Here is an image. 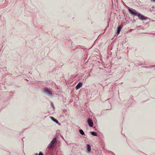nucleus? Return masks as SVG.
<instances>
[{"mask_svg":"<svg viewBox=\"0 0 155 155\" xmlns=\"http://www.w3.org/2000/svg\"><path fill=\"white\" fill-rule=\"evenodd\" d=\"M51 106H52V107L54 108V104H53V103L52 102H51Z\"/></svg>","mask_w":155,"mask_h":155,"instance_id":"ddd939ff","label":"nucleus"},{"mask_svg":"<svg viewBox=\"0 0 155 155\" xmlns=\"http://www.w3.org/2000/svg\"><path fill=\"white\" fill-rule=\"evenodd\" d=\"M38 155H43V153L42 152L40 151L39 152V153L38 154Z\"/></svg>","mask_w":155,"mask_h":155,"instance_id":"f8f14e48","label":"nucleus"},{"mask_svg":"<svg viewBox=\"0 0 155 155\" xmlns=\"http://www.w3.org/2000/svg\"><path fill=\"white\" fill-rule=\"evenodd\" d=\"M82 84L81 82H79L75 87V89L76 90L79 89L82 86Z\"/></svg>","mask_w":155,"mask_h":155,"instance_id":"423d86ee","label":"nucleus"},{"mask_svg":"<svg viewBox=\"0 0 155 155\" xmlns=\"http://www.w3.org/2000/svg\"><path fill=\"white\" fill-rule=\"evenodd\" d=\"M79 132L82 135H84V133L83 131V130L82 129H80L79 130Z\"/></svg>","mask_w":155,"mask_h":155,"instance_id":"9b49d317","label":"nucleus"},{"mask_svg":"<svg viewBox=\"0 0 155 155\" xmlns=\"http://www.w3.org/2000/svg\"><path fill=\"white\" fill-rule=\"evenodd\" d=\"M91 135H92L93 136H97V133L94 131H92L91 132Z\"/></svg>","mask_w":155,"mask_h":155,"instance_id":"9d476101","label":"nucleus"},{"mask_svg":"<svg viewBox=\"0 0 155 155\" xmlns=\"http://www.w3.org/2000/svg\"><path fill=\"white\" fill-rule=\"evenodd\" d=\"M128 11L130 14L133 15L137 16L138 13L136 11L134 10V11L130 9H129Z\"/></svg>","mask_w":155,"mask_h":155,"instance_id":"20e7f679","label":"nucleus"},{"mask_svg":"<svg viewBox=\"0 0 155 155\" xmlns=\"http://www.w3.org/2000/svg\"><path fill=\"white\" fill-rule=\"evenodd\" d=\"M87 122L90 127H93V122L91 119L89 118H88Z\"/></svg>","mask_w":155,"mask_h":155,"instance_id":"39448f33","label":"nucleus"},{"mask_svg":"<svg viewBox=\"0 0 155 155\" xmlns=\"http://www.w3.org/2000/svg\"><path fill=\"white\" fill-rule=\"evenodd\" d=\"M57 139L56 137L54 138L48 146V149L51 148L54 146V144L57 142Z\"/></svg>","mask_w":155,"mask_h":155,"instance_id":"f257e3e1","label":"nucleus"},{"mask_svg":"<svg viewBox=\"0 0 155 155\" xmlns=\"http://www.w3.org/2000/svg\"><path fill=\"white\" fill-rule=\"evenodd\" d=\"M137 16H138L139 19L142 20H145L148 18L144 17L143 15L141 14L140 13H138Z\"/></svg>","mask_w":155,"mask_h":155,"instance_id":"7ed1b4c3","label":"nucleus"},{"mask_svg":"<svg viewBox=\"0 0 155 155\" xmlns=\"http://www.w3.org/2000/svg\"><path fill=\"white\" fill-rule=\"evenodd\" d=\"M51 119L54 122H55L57 124L58 123V121L53 117H51Z\"/></svg>","mask_w":155,"mask_h":155,"instance_id":"1a4fd4ad","label":"nucleus"},{"mask_svg":"<svg viewBox=\"0 0 155 155\" xmlns=\"http://www.w3.org/2000/svg\"><path fill=\"white\" fill-rule=\"evenodd\" d=\"M43 92L48 96L52 97V94L51 91L48 88H45L44 89Z\"/></svg>","mask_w":155,"mask_h":155,"instance_id":"f03ea898","label":"nucleus"},{"mask_svg":"<svg viewBox=\"0 0 155 155\" xmlns=\"http://www.w3.org/2000/svg\"><path fill=\"white\" fill-rule=\"evenodd\" d=\"M151 1H153L154 2L155 1V0H150Z\"/></svg>","mask_w":155,"mask_h":155,"instance_id":"4468645a","label":"nucleus"},{"mask_svg":"<svg viewBox=\"0 0 155 155\" xmlns=\"http://www.w3.org/2000/svg\"><path fill=\"white\" fill-rule=\"evenodd\" d=\"M87 151L89 152H90L91 151V146L89 144H87Z\"/></svg>","mask_w":155,"mask_h":155,"instance_id":"6e6552de","label":"nucleus"},{"mask_svg":"<svg viewBox=\"0 0 155 155\" xmlns=\"http://www.w3.org/2000/svg\"><path fill=\"white\" fill-rule=\"evenodd\" d=\"M122 27L121 26H120L118 27L117 28V33L118 34H119L122 28Z\"/></svg>","mask_w":155,"mask_h":155,"instance_id":"0eeeda50","label":"nucleus"},{"mask_svg":"<svg viewBox=\"0 0 155 155\" xmlns=\"http://www.w3.org/2000/svg\"><path fill=\"white\" fill-rule=\"evenodd\" d=\"M152 21H155L153 20H152Z\"/></svg>","mask_w":155,"mask_h":155,"instance_id":"2eb2a0df","label":"nucleus"}]
</instances>
